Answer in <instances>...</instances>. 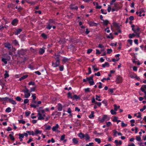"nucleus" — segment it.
I'll return each mask as SVG.
<instances>
[{
  "label": "nucleus",
  "mask_w": 146,
  "mask_h": 146,
  "mask_svg": "<svg viewBox=\"0 0 146 146\" xmlns=\"http://www.w3.org/2000/svg\"><path fill=\"white\" fill-rule=\"evenodd\" d=\"M5 46L9 49L11 48L12 46L9 43H7L5 44Z\"/></svg>",
  "instance_id": "17"
},
{
  "label": "nucleus",
  "mask_w": 146,
  "mask_h": 146,
  "mask_svg": "<svg viewBox=\"0 0 146 146\" xmlns=\"http://www.w3.org/2000/svg\"><path fill=\"white\" fill-rule=\"evenodd\" d=\"M62 110V105L60 104H59L58 105V110L59 111H61Z\"/></svg>",
  "instance_id": "34"
},
{
  "label": "nucleus",
  "mask_w": 146,
  "mask_h": 146,
  "mask_svg": "<svg viewBox=\"0 0 146 146\" xmlns=\"http://www.w3.org/2000/svg\"><path fill=\"white\" fill-rule=\"evenodd\" d=\"M109 63L107 62H105L104 64H103L102 65V67L103 68H105L106 67H109Z\"/></svg>",
  "instance_id": "28"
},
{
  "label": "nucleus",
  "mask_w": 146,
  "mask_h": 146,
  "mask_svg": "<svg viewBox=\"0 0 146 146\" xmlns=\"http://www.w3.org/2000/svg\"><path fill=\"white\" fill-rule=\"evenodd\" d=\"M127 126V124L125 123L123 121L121 123V126L122 127H125Z\"/></svg>",
  "instance_id": "50"
},
{
  "label": "nucleus",
  "mask_w": 146,
  "mask_h": 146,
  "mask_svg": "<svg viewBox=\"0 0 146 146\" xmlns=\"http://www.w3.org/2000/svg\"><path fill=\"white\" fill-rule=\"evenodd\" d=\"M13 43L15 45H18V42L16 40H14L13 42Z\"/></svg>",
  "instance_id": "60"
},
{
  "label": "nucleus",
  "mask_w": 146,
  "mask_h": 146,
  "mask_svg": "<svg viewBox=\"0 0 146 146\" xmlns=\"http://www.w3.org/2000/svg\"><path fill=\"white\" fill-rule=\"evenodd\" d=\"M110 117L106 115H104L102 119L100 118L98 119L99 120L101 123L104 122V121H107L110 120Z\"/></svg>",
  "instance_id": "2"
},
{
  "label": "nucleus",
  "mask_w": 146,
  "mask_h": 146,
  "mask_svg": "<svg viewBox=\"0 0 146 146\" xmlns=\"http://www.w3.org/2000/svg\"><path fill=\"white\" fill-rule=\"evenodd\" d=\"M109 22L107 20H103L102 23L105 26H106L109 23Z\"/></svg>",
  "instance_id": "27"
},
{
  "label": "nucleus",
  "mask_w": 146,
  "mask_h": 146,
  "mask_svg": "<svg viewBox=\"0 0 146 146\" xmlns=\"http://www.w3.org/2000/svg\"><path fill=\"white\" fill-rule=\"evenodd\" d=\"M84 91L85 92H90V88H87L84 89Z\"/></svg>",
  "instance_id": "56"
},
{
  "label": "nucleus",
  "mask_w": 146,
  "mask_h": 146,
  "mask_svg": "<svg viewBox=\"0 0 146 146\" xmlns=\"http://www.w3.org/2000/svg\"><path fill=\"white\" fill-rule=\"evenodd\" d=\"M68 60V59L65 58H64L62 60V61L63 63H65L67 62Z\"/></svg>",
  "instance_id": "45"
},
{
  "label": "nucleus",
  "mask_w": 146,
  "mask_h": 146,
  "mask_svg": "<svg viewBox=\"0 0 146 146\" xmlns=\"http://www.w3.org/2000/svg\"><path fill=\"white\" fill-rule=\"evenodd\" d=\"M11 133L12 134H10L9 135V136L10 137V138L11 139V140H12V141H14L15 138H14L13 135L14 133L13 132H12Z\"/></svg>",
  "instance_id": "23"
},
{
  "label": "nucleus",
  "mask_w": 146,
  "mask_h": 146,
  "mask_svg": "<svg viewBox=\"0 0 146 146\" xmlns=\"http://www.w3.org/2000/svg\"><path fill=\"white\" fill-rule=\"evenodd\" d=\"M72 143L74 144H77L78 143V139L74 138L72 139Z\"/></svg>",
  "instance_id": "12"
},
{
  "label": "nucleus",
  "mask_w": 146,
  "mask_h": 146,
  "mask_svg": "<svg viewBox=\"0 0 146 146\" xmlns=\"http://www.w3.org/2000/svg\"><path fill=\"white\" fill-rule=\"evenodd\" d=\"M143 12H144V11H143V9H140V11H139V16H140V17H141V14Z\"/></svg>",
  "instance_id": "49"
},
{
  "label": "nucleus",
  "mask_w": 146,
  "mask_h": 146,
  "mask_svg": "<svg viewBox=\"0 0 146 146\" xmlns=\"http://www.w3.org/2000/svg\"><path fill=\"white\" fill-rule=\"evenodd\" d=\"M84 135L85 139V140L87 141H90V137L89 135L87 133H86Z\"/></svg>",
  "instance_id": "11"
},
{
  "label": "nucleus",
  "mask_w": 146,
  "mask_h": 146,
  "mask_svg": "<svg viewBox=\"0 0 146 146\" xmlns=\"http://www.w3.org/2000/svg\"><path fill=\"white\" fill-rule=\"evenodd\" d=\"M141 90L145 94L144 99L146 100V85H144L141 88Z\"/></svg>",
  "instance_id": "5"
},
{
  "label": "nucleus",
  "mask_w": 146,
  "mask_h": 146,
  "mask_svg": "<svg viewBox=\"0 0 146 146\" xmlns=\"http://www.w3.org/2000/svg\"><path fill=\"white\" fill-rule=\"evenodd\" d=\"M93 3L94 5H95V4H96V8L97 9H100L101 8L102 6H99L98 4V2H94Z\"/></svg>",
  "instance_id": "20"
},
{
  "label": "nucleus",
  "mask_w": 146,
  "mask_h": 146,
  "mask_svg": "<svg viewBox=\"0 0 146 146\" xmlns=\"http://www.w3.org/2000/svg\"><path fill=\"white\" fill-rule=\"evenodd\" d=\"M44 129L46 130H49L51 129V126L49 125H44Z\"/></svg>",
  "instance_id": "18"
},
{
  "label": "nucleus",
  "mask_w": 146,
  "mask_h": 146,
  "mask_svg": "<svg viewBox=\"0 0 146 146\" xmlns=\"http://www.w3.org/2000/svg\"><path fill=\"white\" fill-rule=\"evenodd\" d=\"M86 146H93V143L92 142L88 144H86Z\"/></svg>",
  "instance_id": "63"
},
{
  "label": "nucleus",
  "mask_w": 146,
  "mask_h": 146,
  "mask_svg": "<svg viewBox=\"0 0 146 146\" xmlns=\"http://www.w3.org/2000/svg\"><path fill=\"white\" fill-rule=\"evenodd\" d=\"M24 93L25 98H28L31 95L30 93L29 92H27Z\"/></svg>",
  "instance_id": "26"
},
{
  "label": "nucleus",
  "mask_w": 146,
  "mask_h": 146,
  "mask_svg": "<svg viewBox=\"0 0 146 146\" xmlns=\"http://www.w3.org/2000/svg\"><path fill=\"white\" fill-rule=\"evenodd\" d=\"M27 133H28L29 135H32L33 136L35 135V134L33 131H26Z\"/></svg>",
  "instance_id": "32"
},
{
  "label": "nucleus",
  "mask_w": 146,
  "mask_h": 146,
  "mask_svg": "<svg viewBox=\"0 0 146 146\" xmlns=\"http://www.w3.org/2000/svg\"><path fill=\"white\" fill-rule=\"evenodd\" d=\"M65 135L63 134V135H62L61 137L60 138V141H62L64 140V139L65 138Z\"/></svg>",
  "instance_id": "46"
},
{
  "label": "nucleus",
  "mask_w": 146,
  "mask_h": 146,
  "mask_svg": "<svg viewBox=\"0 0 146 146\" xmlns=\"http://www.w3.org/2000/svg\"><path fill=\"white\" fill-rule=\"evenodd\" d=\"M37 111L38 113L37 114L38 119V120H43L44 119V117L45 116V114L44 113L45 111L43 109L42 107H40L37 110Z\"/></svg>",
  "instance_id": "1"
},
{
  "label": "nucleus",
  "mask_w": 146,
  "mask_h": 146,
  "mask_svg": "<svg viewBox=\"0 0 146 146\" xmlns=\"http://www.w3.org/2000/svg\"><path fill=\"white\" fill-rule=\"evenodd\" d=\"M118 119V117L116 116H115L113 119H112V121L113 122H116L117 121Z\"/></svg>",
  "instance_id": "59"
},
{
  "label": "nucleus",
  "mask_w": 146,
  "mask_h": 146,
  "mask_svg": "<svg viewBox=\"0 0 146 146\" xmlns=\"http://www.w3.org/2000/svg\"><path fill=\"white\" fill-rule=\"evenodd\" d=\"M88 81L90 85H93L94 84V83L93 80H88Z\"/></svg>",
  "instance_id": "41"
},
{
  "label": "nucleus",
  "mask_w": 146,
  "mask_h": 146,
  "mask_svg": "<svg viewBox=\"0 0 146 146\" xmlns=\"http://www.w3.org/2000/svg\"><path fill=\"white\" fill-rule=\"evenodd\" d=\"M110 78L109 77H108L107 78H104L101 81L102 82H104L105 80H110Z\"/></svg>",
  "instance_id": "53"
},
{
  "label": "nucleus",
  "mask_w": 146,
  "mask_h": 146,
  "mask_svg": "<svg viewBox=\"0 0 146 146\" xmlns=\"http://www.w3.org/2000/svg\"><path fill=\"white\" fill-rule=\"evenodd\" d=\"M114 143L116 144V145H121L122 143V141L120 140L119 141L117 140H115L114 141Z\"/></svg>",
  "instance_id": "15"
},
{
  "label": "nucleus",
  "mask_w": 146,
  "mask_h": 146,
  "mask_svg": "<svg viewBox=\"0 0 146 146\" xmlns=\"http://www.w3.org/2000/svg\"><path fill=\"white\" fill-rule=\"evenodd\" d=\"M92 68L95 71H97L99 70L98 68L96 67L95 65H93L92 66Z\"/></svg>",
  "instance_id": "40"
},
{
  "label": "nucleus",
  "mask_w": 146,
  "mask_h": 146,
  "mask_svg": "<svg viewBox=\"0 0 146 146\" xmlns=\"http://www.w3.org/2000/svg\"><path fill=\"white\" fill-rule=\"evenodd\" d=\"M88 24L90 27H97V25H98V23H96L92 21H90L88 22Z\"/></svg>",
  "instance_id": "8"
},
{
  "label": "nucleus",
  "mask_w": 146,
  "mask_h": 146,
  "mask_svg": "<svg viewBox=\"0 0 146 146\" xmlns=\"http://www.w3.org/2000/svg\"><path fill=\"white\" fill-rule=\"evenodd\" d=\"M28 76V75H25L23 76L21 78H20L19 79V80L20 81H21L22 80H24L26 78H27Z\"/></svg>",
  "instance_id": "33"
},
{
  "label": "nucleus",
  "mask_w": 146,
  "mask_h": 146,
  "mask_svg": "<svg viewBox=\"0 0 146 146\" xmlns=\"http://www.w3.org/2000/svg\"><path fill=\"white\" fill-rule=\"evenodd\" d=\"M134 116L138 118H140L141 117V113L139 112L137 113H136L134 114Z\"/></svg>",
  "instance_id": "25"
},
{
  "label": "nucleus",
  "mask_w": 146,
  "mask_h": 146,
  "mask_svg": "<svg viewBox=\"0 0 146 146\" xmlns=\"http://www.w3.org/2000/svg\"><path fill=\"white\" fill-rule=\"evenodd\" d=\"M24 50H21L18 52V54H19L23 55L24 54Z\"/></svg>",
  "instance_id": "44"
},
{
  "label": "nucleus",
  "mask_w": 146,
  "mask_h": 146,
  "mask_svg": "<svg viewBox=\"0 0 146 146\" xmlns=\"http://www.w3.org/2000/svg\"><path fill=\"white\" fill-rule=\"evenodd\" d=\"M1 60L2 62H4L5 64H6L7 63V60L6 58H2Z\"/></svg>",
  "instance_id": "47"
},
{
  "label": "nucleus",
  "mask_w": 146,
  "mask_h": 146,
  "mask_svg": "<svg viewBox=\"0 0 146 146\" xmlns=\"http://www.w3.org/2000/svg\"><path fill=\"white\" fill-rule=\"evenodd\" d=\"M70 9L72 10H77L78 7L74 5H70Z\"/></svg>",
  "instance_id": "14"
},
{
  "label": "nucleus",
  "mask_w": 146,
  "mask_h": 146,
  "mask_svg": "<svg viewBox=\"0 0 146 146\" xmlns=\"http://www.w3.org/2000/svg\"><path fill=\"white\" fill-rule=\"evenodd\" d=\"M114 107V110L116 111H117V110L119 108L120 106H117L116 104H114L113 105Z\"/></svg>",
  "instance_id": "29"
},
{
  "label": "nucleus",
  "mask_w": 146,
  "mask_h": 146,
  "mask_svg": "<svg viewBox=\"0 0 146 146\" xmlns=\"http://www.w3.org/2000/svg\"><path fill=\"white\" fill-rule=\"evenodd\" d=\"M41 36L44 39L46 38H47V36L46 35V34H45L44 33L42 34L41 35Z\"/></svg>",
  "instance_id": "58"
},
{
  "label": "nucleus",
  "mask_w": 146,
  "mask_h": 146,
  "mask_svg": "<svg viewBox=\"0 0 146 146\" xmlns=\"http://www.w3.org/2000/svg\"><path fill=\"white\" fill-rule=\"evenodd\" d=\"M107 37L108 38H110L111 39H113V35H112L111 33L110 34V35H108L107 36Z\"/></svg>",
  "instance_id": "42"
},
{
  "label": "nucleus",
  "mask_w": 146,
  "mask_h": 146,
  "mask_svg": "<svg viewBox=\"0 0 146 146\" xmlns=\"http://www.w3.org/2000/svg\"><path fill=\"white\" fill-rule=\"evenodd\" d=\"M136 140L138 141H140L141 140V139L139 136H137L136 137Z\"/></svg>",
  "instance_id": "57"
},
{
  "label": "nucleus",
  "mask_w": 146,
  "mask_h": 146,
  "mask_svg": "<svg viewBox=\"0 0 146 146\" xmlns=\"http://www.w3.org/2000/svg\"><path fill=\"white\" fill-rule=\"evenodd\" d=\"M132 31L134 32V33L136 34L137 37H139V34L141 32L140 28H132Z\"/></svg>",
  "instance_id": "3"
},
{
  "label": "nucleus",
  "mask_w": 146,
  "mask_h": 146,
  "mask_svg": "<svg viewBox=\"0 0 146 146\" xmlns=\"http://www.w3.org/2000/svg\"><path fill=\"white\" fill-rule=\"evenodd\" d=\"M106 124L107 127H109L110 125H112L110 121L107 122Z\"/></svg>",
  "instance_id": "54"
},
{
  "label": "nucleus",
  "mask_w": 146,
  "mask_h": 146,
  "mask_svg": "<svg viewBox=\"0 0 146 146\" xmlns=\"http://www.w3.org/2000/svg\"><path fill=\"white\" fill-rule=\"evenodd\" d=\"M60 64V60L59 59H57L55 63L52 62V66L54 67H56L58 66Z\"/></svg>",
  "instance_id": "6"
},
{
  "label": "nucleus",
  "mask_w": 146,
  "mask_h": 146,
  "mask_svg": "<svg viewBox=\"0 0 146 146\" xmlns=\"http://www.w3.org/2000/svg\"><path fill=\"white\" fill-rule=\"evenodd\" d=\"M11 111V109L9 108L8 107L5 110V111L7 113H9Z\"/></svg>",
  "instance_id": "38"
},
{
  "label": "nucleus",
  "mask_w": 146,
  "mask_h": 146,
  "mask_svg": "<svg viewBox=\"0 0 146 146\" xmlns=\"http://www.w3.org/2000/svg\"><path fill=\"white\" fill-rule=\"evenodd\" d=\"M123 80L122 77L120 76H118L116 78V82L118 84L121 83L122 82Z\"/></svg>",
  "instance_id": "7"
},
{
  "label": "nucleus",
  "mask_w": 146,
  "mask_h": 146,
  "mask_svg": "<svg viewBox=\"0 0 146 146\" xmlns=\"http://www.w3.org/2000/svg\"><path fill=\"white\" fill-rule=\"evenodd\" d=\"M59 126L58 124H56L55 126H53L52 128V130L54 132H56L57 133H59L60 131L58 130Z\"/></svg>",
  "instance_id": "4"
},
{
  "label": "nucleus",
  "mask_w": 146,
  "mask_h": 146,
  "mask_svg": "<svg viewBox=\"0 0 146 146\" xmlns=\"http://www.w3.org/2000/svg\"><path fill=\"white\" fill-rule=\"evenodd\" d=\"M102 103L105 104V106H107L108 104L106 100H104L102 102Z\"/></svg>",
  "instance_id": "55"
},
{
  "label": "nucleus",
  "mask_w": 146,
  "mask_h": 146,
  "mask_svg": "<svg viewBox=\"0 0 146 146\" xmlns=\"http://www.w3.org/2000/svg\"><path fill=\"white\" fill-rule=\"evenodd\" d=\"M10 98H9L8 97H6L5 98H2V99L3 101H9Z\"/></svg>",
  "instance_id": "43"
},
{
  "label": "nucleus",
  "mask_w": 146,
  "mask_h": 146,
  "mask_svg": "<svg viewBox=\"0 0 146 146\" xmlns=\"http://www.w3.org/2000/svg\"><path fill=\"white\" fill-rule=\"evenodd\" d=\"M114 6L115 8L116 9V11H117L121 8V7L119 6L118 3H115Z\"/></svg>",
  "instance_id": "19"
},
{
  "label": "nucleus",
  "mask_w": 146,
  "mask_h": 146,
  "mask_svg": "<svg viewBox=\"0 0 146 146\" xmlns=\"http://www.w3.org/2000/svg\"><path fill=\"white\" fill-rule=\"evenodd\" d=\"M135 36H136V34H130L129 35V37L130 38H132L135 37Z\"/></svg>",
  "instance_id": "30"
},
{
  "label": "nucleus",
  "mask_w": 146,
  "mask_h": 146,
  "mask_svg": "<svg viewBox=\"0 0 146 146\" xmlns=\"http://www.w3.org/2000/svg\"><path fill=\"white\" fill-rule=\"evenodd\" d=\"M110 112L111 113V114L113 115H115L117 113L116 112V111H115L114 110H110Z\"/></svg>",
  "instance_id": "39"
},
{
  "label": "nucleus",
  "mask_w": 146,
  "mask_h": 146,
  "mask_svg": "<svg viewBox=\"0 0 146 146\" xmlns=\"http://www.w3.org/2000/svg\"><path fill=\"white\" fill-rule=\"evenodd\" d=\"M94 140L95 141L97 142L98 144H100L101 142V140L99 138H96Z\"/></svg>",
  "instance_id": "37"
},
{
  "label": "nucleus",
  "mask_w": 146,
  "mask_h": 146,
  "mask_svg": "<svg viewBox=\"0 0 146 146\" xmlns=\"http://www.w3.org/2000/svg\"><path fill=\"white\" fill-rule=\"evenodd\" d=\"M101 11L102 13V14H106L107 13L106 10H104L103 9H101Z\"/></svg>",
  "instance_id": "51"
},
{
  "label": "nucleus",
  "mask_w": 146,
  "mask_h": 146,
  "mask_svg": "<svg viewBox=\"0 0 146 146\" xmlns=\"http://www.w3.org/2000/svg\"><path fill=\"white\" fill-rule=\"evenodd\" d=\"M73 98L72 99L73 100H74L75 99L76 100L80 99V97L79 96H77L76 94L74 95L73 96Z\"/></svg>",
  "instance_id": "21"
},
{
  "label": "nucleus",
  "mask_w": 146,
  "mask_h": 146,
  "mask_svg": "<svg viewBox=\"0 0 146 146\" xmlns=\"http://www.w3.org/2000/svg\"><path fill=\"white\" fill-rule=\"evenodd\" d=\"M18 21L17 19H15L12 21L11 24L13 26H15L18 23Z\"/></svg>",
  "instance_id": "10"
},
{
  "label": "nucleus",
  "mask_w": 146,
  "mask_h": 146,
  "mask_svg": "<svg viewBox=\"0 0 146 146\" xmlns=\"http://www.w3.org/2000/svg\"><path fill=\"white\" fill-rule=\"evenodd\" d=\"M32 97L33 98V100H35L36 98V96L35 94H32Z\"/></svg>",
  "instance_id": "62"
},
{
  "label": "nucleus",
  "mask_w": 146,
  "mask_h": 146,
  "mask_svg": "<svg viewBox=\"0 0 146 146\" xmlns=\"http://www.w3.org/2000/svg\"><path fill=\"white\" fill-rule=\"evenodd\" d=\"M84 135L85 134L82 133H79L78 134V136L81 139H83L84 138Z\"/></svg>",
  "instance_id": "13"
},
{
  "label": "nucleus",
  "mask_w": 146,
  "mask_h": 146,
  "mask_svg": "<svg viewBox=\"0 0 146 146\" xmlns=\"http://www.w3.org/2000/svg\"><path fill=\"white\" fill-rule=\"evenodd\" d=\"M146 109V106L145 105L141 109H140V111H143L144 110H145Z\"/></svg>",
  "instance_id": "61"
},
{
  "label": "nucleus",
  "mask_w": 146,
  "mask_h": 146,
  "mask_svg": "<svg viewBox=\"0 0 146 146\" xmlns=\"http://www.w3.org/2000/svg\"><path fill=\"white\" fill-rule=\"evenodd\" d=\"M94 112L93 111H92L91 114H90L89 116V117L90 119L94 118Z\"/></svg>",
  "instance_id": "35"
},
{
  "label": "nucleus",
  "mask_w": 146,
  "mask_h": 146,
  "mask_svg": "<svg viewBox=\"0 0 146 146\" xmlns=\"http://www.w3.org/2000/svg\"><path fill=\"white\" fill-rule=\"evenodd\" d=\"M64 70V66H61L59 67V70L60 71H62Z\"/></svg>",
  "instance_id": "64"
},
{
  "label": "nucleus",
  "mask_w": 146,
  "mask_h": 146,
  "mask_svg": "<svg viewBox=\"0 0 146 146\" xmlns=\"http://www.w3.org/2000/svg\"><path fill=\"white\" fill-rule=\"evenodd\" d=\"M112 52V50L111 49H108L107 50V53L108 54L111 53Z\"/></svg>",
  "instance_id": "52"
},
{
  "label": "nucleus",
  "mask_w": 146,
  "mask_h": 146,
  "mask_svg": "<svg viewBox=\"0 0 146 146\" xmlns=\"http://www.w3.org/2000/svg\"><path fill=\"white\" fill-rule=\"evenodd\" d=\"M35 135H36L38 134H41L42 131L37 129H36L35 130Z\"/></svg>",
  "instance_id": "16"
},
{
  "label": "nucleus",
  "mask_w": 146,
  "mask_h": 146,
  "mask_svg": "<svg viewBox=\"0 0 146 146\" xmlns=\"http://www.w3.org/2000/svg\"><path fill=\"white\" fill-rule=\"evenodd\" d=\"M5 73L4 75V78H6L9 76V75L8 74V72L7 70H5Z\"/></svg>",
  "instance_id": "31"
},
{
  "label": "nucleus",
  "mask_w": 146,
  "mask_h": 146,
  "mask_svg": "<svg viewBox=\"0 0 146 146\" xmlns=\"http://www.w3.org/2000/svg\"><path fill=\"white\" fill-rule=\"evenodd\" d=\"M9 102L14 105L15 104H16V102L15 101L11 98L10 99Z\"/></svg>",
  "instance_id": "36"
},
{
  "label": "nucleus",
  "mask_w": 146,
  "mask_h": 146,
  "mask_svg": "<svg viewBox=\"0 0 146 146\" xmlns=\"http://www.w3.org/2000/svg\"><path fill=\"white\" fill-rule=\"evenodd\" d=\"M18 121L19 123H21L23 124H24L25 123V121L23 119L19 120Z\"/></svg>",
  "instance_id": "48"
},
{
  "label": "nucleus",
  "mask_w": 146,
  "mask_h": 146,
  "mask_svg": "<svg viewBox=\"0 0 146 146\" xmlns=\"http://www.w3.org/2000/svg\"><path fill=\"white\" fill-rule=\"evenodd\" d=\"M113 26L115 27H120L119 25L116 22H113L112 24Z\"/></svg>",
  "instance_id": "22"
},
{
  "label": "nucleus",
  "mask_w": 146,
  "mask_h": 146,
  "mask_svg": "<svg viewBox=\"0 0 146 146\" xmlns=\"http://www.w3.org/2000/svg\"><path fill=\"white\" fill-rule=\"evenodd\" d=\"M45 48L44 47H43L42 48L39 49V53L40 54H43L44 52Z\"/></svg>",
  "instance_id": "9"
},
{
  "label": "nucleus",
  "mask_w": 146,
  "mask_h": 146,
  "mask_svg": "<svg viewBox=\"0 0 146 146\" xmlns=\"http://www.w3.org/2000/svg\"><path fill=\"white\" fill-rule=\"evenodd\" d=\"M22 31V30L21 29H19L15 32V34L16 35H18Z\"/></svg>",
  "instance_id": "24"
}]
</instances>
